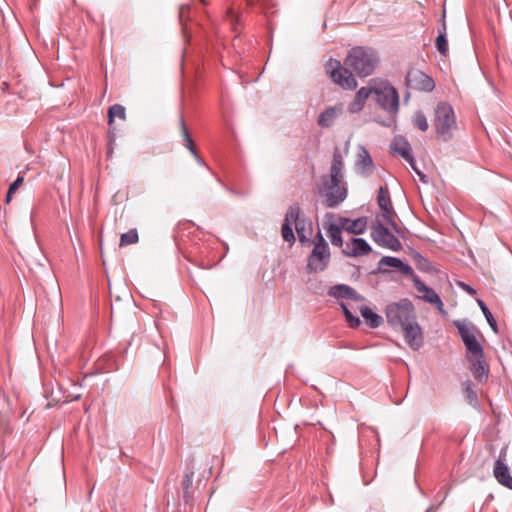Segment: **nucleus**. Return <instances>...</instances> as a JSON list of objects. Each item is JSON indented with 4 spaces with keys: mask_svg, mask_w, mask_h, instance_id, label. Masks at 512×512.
Here are the masks:
<instances>
[{
    "mask_svg": "<svg viewBox=\"0 0 512 512\" xmlns=\"http://www.w3.org/2000/svg\"><path fill=\"white\" fill-rule=\"evenodd\" d=\"M379 59L376 52L367 47L352 48L344 60V67L336 59H330L326 65V72L331 80L347 90H354L357 81L352 72L359 77H367L373 74Z\"/></svg>",
    "mask_w": 512,
    "mask_h": 512,
    "instance_id": "nucleus-1",
    "label": "nucleus"
},
{
    "mask_svg": "<svg viewBox=\"0 0 512 512\" xmlns=\"http://www.w3.org/2000/svg\"><path fill=\"white\" fill-rule=\"evenodd\" d=\"M455 325L467 349V359L471 363L470 371L477 382H486L489 375V365L484 356V349L474 334V327L461 322H456Z\"/></svg>",
    "mask_w": 512,
    "mask_h": 512,
    "instance_id": "nucleus-2",
    "label": "nucleus"
},
{
    "mask_svg": "<svg viewBox=\"0 0 512 512\" xmlns=\"http://www.w3.org/2000/svg\"><path fill=\"white\" fill-rule=\"evenodd\" d=\"M344 178L321 177L322 183L318 187V193L323 198V203L328 208L338 207L347 198V185Z\"/></svg>",
    "mask_w": 512,
    "mask_h": 512,
    "instance_id": "nucleus-3",
    "label": "nucleus"
},
{
    "mask_svg": "<svg viewBox=\"0 0 512 512\" xmlns=\"http://www.w3.org/2000/svg\"><path fill=\"white\" fill-rule=\"evenodd\" d=\"M309 244H313V249L307 259L306 272L309 274L323 272L330 262L329 245L320 231Z\"/></svg>",
    "mask_w": 512,
    "mask_h": 512,
    "instance_id": "nucleus-4",
    "label": "nucleus"
},
{
    "mask_svg": "<svg viewBox=\"0 0 512 512\" xmlns=\"http://www.w3.org/2000/svg\"><path fill=\"white\" fill-rule=\"evenodd\" d=\"M384 312L387 323L394 329L400 328L417 318L415 307L408 298L389 303Z\"/></svg>",
    "mask_w": 512,
    "mask_h": 512,
    "instance_id": "nucleus-5",
    "label": "nucleus"
},
{
    "mask_svg": "<svg viewBox=\"0 0 512 512\" xmlns=\"http://www.w3.org/2000/svg\"><path fill=\"white\" fill-rule=\"evenodd\" d=\"M434 126L439 139L445 142L452 139L453 130L456 129V118L450 104L441 102L436 106Z\"/></svg>",
    "mask_w": 512,
    "mask_h": 512,
    "instance_id": "nucleus-6",
    "label": "nucleus"
},
{
    "mask_svg": "<svg viewBox=\"0 0 512 512\" xmlns=\"http://www.w3.org/2000/svg\"><path fill=\"white\" fill-rule=\"evenodd\" d=\"M371 89L375 95L376 102L383 110L393 115L397 114L399 110V95L392 85L381 82L378 86Z\"/></svg>",
    "mask_w": 512,
    "mask_h": 512,
    "instance_id": "nucleus-7",
    "label": "nucleus"
},
{
    "mask_svg": "<svg viewBox=\"0 0 512 512\" xmlns=\"http://www.w3.org/2000/svg\"><path fill=\"white\" fill-rule=\"evenodd\" d=\"M371 237L378 245L393 251L402 248L401 242L382 223L376 222L371 227Z\"/></svg>",
    "mask_w": 512,
    "mask_h": 512,
    "instance_id": "nucleus-8",
    "label": "nucleus"
},
{
    "mask_svg": "<svg viewBox=\"0 0 512 512\" xmlns=\"http://www.w3.org/2000/svg\"><path fill=\"white\" fill-rule=\"evenodd\" d=\"M406 83L410 89L420 92H431L435 88L433 78L417 69L408 72Z\"/></svg>",
    "mask_w": 512,
    "mask_h": 512,
    "instance_id": "nucleus-9",
    "label": "nucleus"
},
{
    "mask_svg": "<svg viewBox=\"0 0 512 512\" xmlns=\"http://www.w3.org/2000/svg\"><path fill=\"white\" fill-rule=\"evenodd\" d=\"M406 344L414 351H418L424 343V336L417 318L400 327Z\"/></svg>",
    "mask_w": 512,
    "mask_h": 512,
    "instance_id": "nucleus-10",
    "label": "nucleus"
},
{
    "mask_svg": "<svg viewBox=\"0 0 512 512\" xmlns=\"http://www.w3.org/2000/svg\"><path fill=\"white\" fill-rule=\"evenodd\" d=\"M413 284H414L415 289L419 293H422V295L420 296V299H422L423 301H425L431 305H434L440 313H442V314L446 313V311L444 310V304H443L440 296L434 289L427 286L423 281L420 280V278L418 276L414 277Z\"/></svg>",
    "mask_w": 512,
    "mask_h": 512,
    "instance_id": "nucleus-11",
    "label": "nucleus"
},
{
    "mask_svg": "<svg viewBox=\"0 0 512 512\" xmlns=\"http://www.w3.org/2000/svg\"><path fill=\"white\" fill-rule=\"evenodd\" d=\"M298 215H301V208L298 203H294L289 206L286 214L284 223L282 225L281 234L284 241L293 244L295 242V235L292 229V220H297Z\"/></svg>",
    "mask_w": 512,
    "mask_h": 512,
    "instance_id": "nucleus-12",
    "label": "nucleus"
},
{
    "mask_svg": "<svg viewBox=\"0 0 512 512\" xmlns=\"http://www.w3.org/2000/svg\"><path fill=\"white\" fill-rule=\"evenodd\" d=\"M377 203L380 209L383 211V218L388 225H391L393 228H396V223L394 221V209L392 206V202L389 196L388 189L386 187L381 186L377 195Z\"/></svg>",
    "mask_w": 512,
    "mask_h": 512,
    "instance_id": "nucleus-13",
    "label": "nucleus"
},
{
    "mask_svg": "<svg viewBox=\"0 0 512 512\" xmlns=\"http://www.w3.org/2000/svg\"><path fill=\"white\" fill-rule=\"evenodd\" d=\"M344 105L342 103L327 107L320 113L317 124L322 128H330L338 117L343 114Z\"/></svg>",
    "mask_w": 512,
    "mask_h": 512,
    "instance_id": "nucleus-14",
    "label": "nucleus"
},
{
    "mask_svg": "<svg viewBox=\"0 0 512 512\" xmlns=\"http://www.w3.org/2000/svg\"><path fill=\"white\" fill-rule=\"evenodd\" d=\"M371 251V246L363 238H352L347 242L342 252L348 257H359L367 255Z\"/></svg>",
    "mask_w": 512,
    "mask_h": 512,
    "instance_id": "nucleus-15",
    "label": "nucleus"
},
{
    "mask_svg": "<svg viewBox=\"0 0 512 512\" xmlns=\"http://www.w3.org/2000/svg\"><path fill=\"white\" fill-rule=\"evenodd\" d=\"M391 153L401 156L407 162H413V154L410 143L401 135L393 138L390 144Z\"/></svg>",
    "mask_w": 512,
    "mask_h": 512,
    "instance_id": "nucleus-16",
    "label": "nucleus"
},
{
    "mask_svg": "<svg viewBox=\"0 0 512 512\" xmlns=\"http://www.w3.org/2000/svg\"><path fill=\"white\" fill-rule=\"evenodd\" d=\"M328 295L336 299H351L362 301L364 298L352 287L345 284H338L330 287Z\"/></svg>",
    "mask_w": 512,
    "mask_h": 512,
    "instance_id": "nucleus-17",
    "label": "nucleus"
},
{
    "mask_svg": "<svg viewBox=\"0 0 512 512\" xmlns=\"http://www.w3.org/2000/svg\"><path fill=\"white\" fill-rule=\"evenodd\" d=\"M356 169L363 176H369L374 170L373 160L369 151L364 146L359 147Z\"/></svg>",
    "mask_w": 512,
    "mask_h": 512,
    "instance_id": "nucleus-18",
    "label": "nucleus"
},
{
    "mask_svg": "<svg viewBox=\"0 0 512 512\" xmlns=\"http://www.w3.org/2000/svg\"><path fill=\"white\" fill-rule=\"evenodd\" d=\"M339 224L341 225L342 229L346 230L347 232L359 235L363 234L367 228V218L359 217L358 219L351 220L346 217H340Z\"/></svg>",
    "mask_w": 512,
    "mask_h": 512,
    "instance_id": "nucleus-19",
    "label": "nucleus"
},
{
    "mask_svg": "<svg viewBox=\"0 0 512 512\" xmlns=\"http://www.w3.org/2000/svg\"><path fill=\"white\" fill-rule=\"evenodd\" d=\"M381 265H386L389 267L399 269L404 275L410 276L412 280L414 279V277H417V275L414 273L413 268L409 264L403 262L401 259L397 257L384 256L379 261V266Z\"/></svg>",
    "mask_w": 512,
    "mask_h": 512,
    "instance_id": "nucleus-20",
    "label": "nucleus"
},
{
    "mask_svg": "<svg viewBox=\"0 0 512 512\" xmlns=\"http://www.w3.org/2000/svg\"><path fill=\"white\" fill-rule=\"evenodd\" d=\"M295 224V230L298 236V239L301 244L310 243L312 240L309 239V234L312 231V223L310 220L306 218H301L300 215H298L297 220H292Z\"/></svg>",
    "mask_w": 512,
    "mask_h": 512,
    "instance_id": "nucleus-21",
    "label": "nucleus"
},
{
    "mask_svg": "<svg viewBox=\"0 0 512 512\" xmlns=\"http://www.w3.org/2000/svg\"><path fill=\"white\" fill-rule=\"evenodd\" d=\"M494 476L497 481L512 490V476L509 473L508 466L500 459L495 461L494 465Z\"/></svg>",
    "mask_w": 512,
    "mask_h": 512,
    "instance_id": "nucleus-22",
    "label": "nucleus"
},
{
    "mask_svg": "<svg viewBox=\"0 0 512 512\" xmlns=\"http://www.w3.org/2000/svg\"><path fill=\"white\" fill-rule=\"evenodd\" d=\"M344 159L339 148H335L333 159L330 167V174L325 177L344 178Z\"/></svg>",
    "mask_w": 512,
    "mask_h": 512,
    "instance_id": "nucleus-23",
    "label": "nucleus"
},
{
    "mask_svg": "<svg viewBox=\"0 0 512 512\" xmlns=\"http://www.w3.org/2000/svg\"><path fill=\"white\" fill-rule=\"evenodd\" d=\"M372 93V89L368 87H361L355 95L353 102L349 104L348 110L351 113H357L361 111L365 105L366 100Z\"/></svg>",
    "mask_w": 512,
    "mask_h": 512,
    "instance_id": "nucleus-24",
    "label": "nucleus"
},
{
    "mask_svg": "<svg viewBox=\"0 0 512 512\" xmlns=\"http://www.w3.org/2000/svg\"><path fill=\"white\" fill-rule=\"evenodd\" d=\"M324 228L326 230V234L330 239V242L333 246L342 247L343 246V238H342V227L340 224L335 223H324Z\"/></svg>",
    "mask_w": 512,
    "mask_h": 512,
    "instance_id": "nucleus-25",
    "label": "nucleus"
},
{
    "mask_svg": "<svg viewBox=\"0 0 512 512\" xmlns=\"http://www.w3.org/2000/svg\"><path fill=\"white\" fill-rule=\"evenodd\" d=\"M359 311L370 328H378L382 324L383 318L368 306L360 307Z\"/></svg>",
    "mask_w": 512,
    "mask_h": 512,
    "instance_id": "nucleus-26",
    "label": "nucleus"
},
{
    "mask_svg": "<svg viewBox=\"0 0 512 512\" xmlns=\"http://www.w3.org/2000/svg\"><path fill=\"white\" fill-rule=\"evenodd\" d=\"M180 128H181V133H182V137H183V141H184V146L191 152V154L194 156L195 159H198V153L196 151L194 141H193L191 135L189 134V131L186 127L183 117L180 118Z\"/></svg>",
    "mask_w": 512,
    "mask_h": 512,
    "instance_id": "nucleus-27",
    "label": "nucleus"
},
{
    "mask_svg": "<svg viewBox=\"0 0 512 512\" xmlns=\"http://www.w3.org/2000/svg\"><path fill=\"white\" fill-rule=\"evenodd\" d=\"M119 118L121 120L126 119V110L125 107L121 104H114L109 107L108 110V124L111 126L114 122V118Z\"/></svg>",
    "mask_w": 512,
    "mask_h": 512,
    "instance_id": "nucleus-28",
    "label": "nucleus"
},
{
    "mask_svg": "<svg viewBox=\"0 0 512 512\" xmlns=\"http://www.w3.org/2000/svg\"><path fill=\"white\" fill-rule=\"evenodd\" d=\"M436 47L439 53L443 56H446L448 53V41L446 38V25L443 22V30L439 33L436 38Z\"/></svg>",
    "mask_w": 512,
    "mask_h": 512,
    "instance_id": "nucleus-29",
    "label": "nucleus"
},
{
    "mask_svg": "<svg viewBox=\"0 0 512 512\" xmlns=\"http://www.w3.org/2000/svg\"><path fill=\"white\" fill-rule=\"evenodd\" d=\"M477 303L481 309V311L483 312L489 326L491 327V329L495 332V333H498V326H497V322L496 320L494 319L491 311L489 310V308L487 307V305L485 304L484 301H482L481 299H478L477 300Z\"/></svg>",
    "mask_w": 512,
    "mask_h": 512,
    "instance_id": "nucleus-30",
    "label": "nucleus"
},
{
    "mask_svg": "<svg viewBox=\"0 0 512 512\" xmlns=\"http://www.w3.org/2000/svg\"><path fill=\"white\" fill-rule=\"evenodd\" d=\"M339 305L343 311V314L345 316V319H346L349 327H351V328L359 327L361 324V320L357 316L352 314V312L349 310V308L347 307V305L344 302H340Z\"/></svg>",
    "mask_w": 512,
    "mask_h": 512,
    "instance_id": "nucleus-31",
    "label": "nucleus"
},
{
    "mask_svg": "<svg viewBox=\"0 0 512 512\" xmlns=\"http://www.w3.org/2000/svg\"><path fill=\"white\" fill-rule=\"evenodd\" d=\"M412 122L416 128L425 132L428 130L429 124L425 114L422 111H416L413 115Z\"/></svg>",
    "mask_w": 512,
    "mask_h": 512,
    "instance_id": "nucleus-32",
    "label": "nucleus"
},
{
    "mask_svg": "<svg viewBox=\"0 0 512 512\" xmlns=\"http://www.w3.org/2000/svg\"><path fill=\"white\" fill-rule=\"evenodd\" d=\"M139 240L138 232L136 229H131L121 235L120 246H127L137 243Z\"/></svg>",
    "mask_w": 512,
    "mask_h": 512,
    "instance_id": "nucleus-33",
    "label": "nucleus"
},
{
    "mask_svg": "<svg viewBox=\"0 0 512 512\" xmlns=\"http://www.w3.org/2000/svg\"><path fill=\"white\" fill-rule=\"evenodd\" d=\"M24 177L18 176L9 186L5 202L10 203L13 194L17 191V189L23 184Z\"/></svg>",
    "mask_w": 512,
    "mask_h": 512,
    "instance_id": "nucleus-34",
    "label": "nucleus"
},
{
    "mask_svg": "<svg viewBox=\"0 0 512 512\" xmlns=\"http://www.w3.org/2000/svg\"><path fill=\"white\" fill-rule=\"evenodd\" d=\"M417 267L421 271L427 272V273H431L435 270L432 263L421 255H418Z\"/></svg>",
    "mask_w": 512,
    "mask_h": 512,
    "instance_id": "nucleus-35",
    "label": "nucleus"
},
{
    "mask_svg": "<svg viewBox=\"0 0 512 512\" xmlns=\"http://www.w3.org/2000/svg\"><path fill=\"white\" fill-rule=\"evenodd\" d=\"M411 168L415 171V173L419 176V179L422 183H428V177L424 174L419 168L416 166L415 159L413 158V162H408Z\"/></svg>",
    "mask_w": 512,
    "mask_h": 512,
    "instance_id": "nucleus-36",
    "label": "nucleus"
},
{
    "mask_svg": "<svg viewBox=\"0 0 512 512\" xmlns=\"http://www.w3.org/2000/svg\"><path fill=\"white\" fill-rule=\"evenodd\" d=\"M182 484L184 486L185 492H184V498L188 497V489L192 485V476L189 474H186L183 478Z\"/></svg>",
    "mask_w": 512,
    "mask_h": 512,
    "instance_id": "nucleus-37",
    "label": "nucleus"
},
{
    "mask_svg": "<svg viewBox=\"0 0 512 512\" xmlns=\"http://www.w3.org/2000/svg\"><path fill=\"white\" fill-rule=\"evenodd\" d=\"M190 6L188 4H184L180 6L179 9V19L181 22H183L184 18L186 17V14L189 12Z\"/></svg>",
    "mask_w": 512,
    "mask_h": 512,
    "instance_id": "nucleus-38",
    "label": "nucleus"
},
{
    "mask_svg": "<svg viewBox=\"0 0 512 512\" xmlns=\"http://www.w3.org/2000/svg\"><path fill=\"white\" fill-rule=\"evenodd\" d=\"M458 286L460 288H462L464 291H466L467 293H469L470 295H475L476 294V290L473 289L470 285L462 282V281H459L458 283Z\"/></svg>",
    "mask_w": 512,
    "mask_h": 512,
    "instance_id": "nucleus-39",
    "label": "nucleus"
},
{
    "mask_svg": "<svg viewBox=\"0 0 512 512\" xmlns=\"http://www.w3.org/2000/svg\"><path fill=\"white\" fill-rule=\"evenodd\" d=\"M115 133L112 132L111 130L109 131V142H108V154H111L112 151H113V144H114V141H115Z\"/></svg>",
    "mask_w": 512,
    "mask_h": 512,
    "instance_id": "nucleus-40",
    "label": "nucleus"
},
{
    "mask_svg": "<svg viewBox=\"0 0 512 512\" xmlns=\"http://www.w3.org/2000/svg\"><path fill=\"white\" fill-rule=\"evenodd\" d=\"M466 392H467L468 398H469L471 401H473V400H476V399H477V395H476V393L472 390L471 385H470V383H469V382L466 384Z\"/></svg>",
    "mask_w": 512,
    "mask_h": 512,
    "instance_id": "nucleus-41",
    "label": "nucleus"
},
{
    "mask_svg": "<svg viewBox=\"0 0 512 512\" xmlns=\"http://www.w3.org/2000/svg\"><path fill=\"white\" fill-rule=\"evenodd\" d=\"M229 14L231 17V24H232V26L235 27V24L238 23V21H239V17H238V15H234V13L231 9L229 10Z\"/></svg>",
    "mask_w": 512,
    "mask_h": 512,
    "instance_id": "nucleus-42",
    "label": "nucleus"
},
{
    "mask_svg": "<svg viewBox=\"0 0 512 512\" xmlns=\"http://www.w3.org/2000/svg\"><path fill=\"white\" fill-rule=\"evenodd\" d=\"M195 160L197 161V163L199 165H203V166L205 165V163L203 162V160L199 156H198V159H195Z\"/></svg>",
    "mask_w": 512,
    "mask_h": 512,
    "instance_id": "nucleus-43",
    "label": "nucleus"
},
{
    "mask_svg": "<svg viewBox=\"0 0 512 512\" xmlns=\"http://www.w3.org/2000/svg\"><path fill=\"white\" fill-rule=\"evenodd\" d=\"M425 512H435V511L433 510V506H430L429 508L426 509Z\"/></svg>",
    "mask_w": 512,
    "mask_h": 512,
    "instance_id": "nucleus-44",
    "label": "nucleus"
},
{
    "mask_svg": "<svg viewBox=\"0 0 512 512\" xmlns=\"http://www.w3.org/2000/svg\"><path fill=\"white\" fill-rule=\"evenodd\" d=\"M217 181H218L219 183H221V185H223V186H224V184L222 183V181H221V179H220V178H217Z\"/></svg>",
    "mask_w": 512,
    "mask_h": 512,
    "instance_id": "nucleus-45",
    "label": "nucleus"
}]
</instances>
